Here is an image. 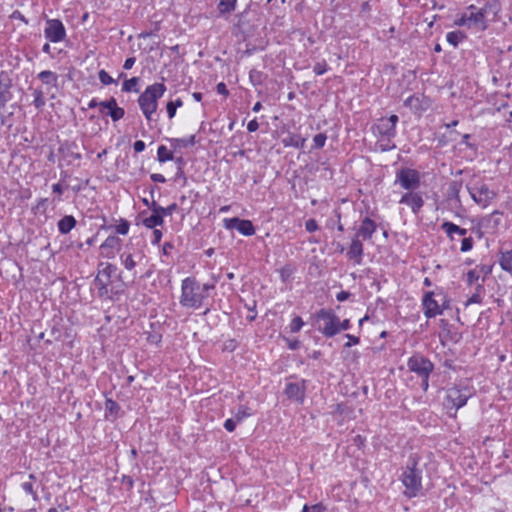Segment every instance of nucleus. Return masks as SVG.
<instances>
[{
	"mask_svg": "<svg viewBox=\"0 0 512 512\" xmlns=\"http://www.w3.org/2000/svg\"><path fill=\"white\" fill-rule=\"evenodd\" d=\"M215 290V283L200 284L195 277H186L181 282L179 303L184 308L200 309Z\"/></svg>",
	"mask_w": 512,
	"mask_h": 512,
	"instance_id": "1",
	"label": "nucleus"
},
{
	"mask_svg": "<svg viewBox=\"0 0 512 512\" xmlns=\"http://www.w3.org/2000/svg\"><path fill=\"white\" fill-rule=\"evenodd\" d=\"M422 475L423 469L419 465V458L416 455H411L400 476V481L405 487V496L413 498L421 493L423 489Z\"/></svg>",
	"mask_w": 512,
	"mask_h": 512,
	"instance_id": "2",
	"label": "nucleus"
},
{
	"mask_svg": "<svg viewBox=\"0 0 512 512\" xmlns=\"http://www.w3.org/2000/svg\"><path fill=\"white\" fill-rule=\"evenodd\" d=\"M166 92V86L163 83H154L145 88L138 97V105L147 121H151L153 114L158 108V100Z\"/></svg>",
	"mask_w": 512,
	"mask_h": 512,
	"instance_id": "3",
	"label": "nucleus"
},
{
	"mask_svg": "<svg viewBox=\"0 0 512 512\" xmlns=\"http://www.w3.org/2000/svg\"><path fill=\"white\" fill-rule=\"evenodd\" d=\"M466 189L472 200L482 208L488 207L497 196V192L490 189L485 181L476 175H473L466 184Z\"/></svg>",
	"mask_w": 512,
	"mask_h": 512,
	"instance_id": "4",
	"label": "nucleus"
},
{
	"mask_svg": "<svg viewBox=\"0 0 512 512\" xmlns=\"http://www.w3.org/2000/svg\"><path fill=\"white\" fill-rule=\"evenodd\" d=\"M471 396L472 392L469 387H449L445 390L443 405L451 417H456L457 411L466 405Z\"/></svg>",
	"mask_w": 512,
	"mask_h": 512,
	"instance_id": "5",
	"label": "nucleus"
},
{
	"mask_svg": "<svg viewBox=\"0 0 512 512\" xmlns=\"http://www.w3.org/2000/svg\"><path fill=\"white\" fill-rule=\"evenodd\" d=\"M117 267L114 264L106 263L104 268L98 271L93 284L97 289V295L101 299H112L113 289L111 288L112 276Z\"/></svg>",
	"mask_w": 512,
	"mask_h": 512,
	"instance_id": "6",
	"label": "nucleus"
},
{
	"mask_svg": "<svg viewBox=\"0 0 512 512\" xmlns=\"http://www.w3.org/2000/svg\"><path fill=\"white\" fill-rule=\"evenodd\" d=\"M315 319L317 322H322L318 327V331L326 338L334 337L339 333V317L332 309H320L316 312Z\"/></svg>",
	"mask_w": 512,
	"mask_h": 512,
	"instance_id": "7",
	"label": "nucleus"
},
{
	"mask_svg": "<svg viewBox=\"0 0 512 512\" xmlns=\"http://www.w3.org/2000/svg\"><path fill=\"white\" fill-rule=\"evenodd\" d=\"M398 121L399 117L395 114L389 117H381L371 127L372 133L376 138H395Z\"/></svg>",
	"mask_w": 512,
	"mask_h": 512,
	"instance_id": "8",
	"label": "nucleus"
},
{
	"mask_svg": "<svg viewBox=\"0 0 512 512\" xmlns=\"http://www.w3.org/2000/svg\"><path fill=\"white\" fill-rule=\"evenodd\" d=\"M407 367L419 378L430 376L434 370V364L420 353H415L408 359Z\"/></svg>",
	"mask_w": 512,
	"mask_h": 512,
	"instance_id": "9",
	"label": "nucleus"
},
{
	"mask_svg": "<svg viewBox=\"0 0 512 512\" xmlns=\"http://www.w3.org/2000/svg\"><path fill=\"white\" fill-rule=\"evenodd\" d=\"M420 172L412 168H401L396 172L395 183L408 191L417 189L420 186Z\"/></svg>",
	"mask_w": 512,
	"mask_h": 512,
	"instance_id": "10",
	"label": "nucleus"
},
{
	"mask_svg": "<svg viewBox=\"0 0 512 512\" xmlns=\"http://www.w3.org/2000/svg\"><path fill=\"white\" fill-rule=\"evenodd\" d=\"M44 36L52 43H59L65 40L67 33L62 21L59 19H47Z\"/></svg>",
	"mask_w": 512,
	"mask_h": 512,
	"instance_id": "11",
	"label": "nucleus"
},
{
	"mask_svg": "<svg viewBox=\"0 0 512 512\" xmlns=\"http://www.w3.org/2000/svg\"><path fill=\"white\" fill-rule=\"evenodd\" d=\"M58 153L67 165H72L75 161H80L82 159L79 146L75 141H64L60 143Z\"/></svg>",
	"mask_w": 512,
	"mask_h": 512,
	"instance_id": "12",
	"label": "nucleus"
},
{
	"mask_svg": "<svg viewBox=\"0 0 512 512\" xmlns=\"http://www.w3.org/2000/svg\"><path fill=\"white\" fill-rule=\"evenodd\" d=\"M469 29H473L477 32L485 31L488 28V21L481 8H477L475 5H469L467 7Z\"/></svg>",
	"mask_w": 512,
	"mask_h": 512,
	"instance_id": "13",
	"label": "nucleus"
},
{
	"mask_svg": "<svg viewBox=\"0 0 512 512\" xmlns=\"http://www.w3.org/2000/svg\"><path fill=\"white\" fill-rule=\"evenodd\" d=\"M434 296V292L430 291L426 292L422 299L423 312L428 319L441 315L443 310L447 308L445 302L440 305Z\"/></svg>",
	"mask_w": 512,
	"mask_h": 512,
	"instance_id": "14",
	"label": "nucleus"
},
{
	"mask_svg": "<svg viewBox=\"0 0 512 512\" xmlns=\"http://www.w3.org/2000/svg\"><path fill=\"white\" fill-rule=\"evenodd\" d=\"M224 227L226 229H236L239 233L244 236H252L256 230L253 223L250 220L240 219L238 217L224 219Z\"/></svg>",
	"mask_w": 512,
	"mask_h": 512,
	"instance_id": "15",
	"label": "nucleus"
},
{
	"mask_svg": "<svg viewBox=\"0 0 512 512\" xmlns=\"http://www.w3.org/2000/svg\"><path fill=\"white\" fill-rule=\"evenodd\" d=\"M122 240L116 235L108 236L100 245V254L106 259H113L117 252L120 251Z\"/></svg>",
	"mask_w": 512,
	"mask_h": 512,
	"instance_id": "16",
	"label": "nucleus"
},
{
	"mask_svg": "<svg viewBox=\"0 0 512 512\" xmlns=\"http://www.w3.org/2000/svg\"><path fill=\"white\" fill-rule=\"evenodd\" d=\"M377 223L366 216L361 219L360 225L355 233V237H358L362 241H371L374 233L377 231Z\"/></svg>",
	"mask_w": 512,
	"mask_h": 512,
	"instance_id": "17",
	"label": "nucleus"
},
{
	"mask_svg": "<svg viewBox=\"0 0 512 512\" xmlns=\"http://www.w3.org/2000/svg\"><path fill=\"white\" fill-rule=\"evenodd\" d=\"M306 391V380H302L301 383L289 382L286 384L284 394L288 399L294 400L295 402L302 404L305 399Z\"/></svg>",
	"mask_w": 512,
	"mask_h": 512,
	"instance_id": "18",
	"label": "nucleus"
},
{
	"mask_svg": "<svg viewBox=\"0 0 512 512\" xmlns=\"http://www.w3.org/2000/svg\"><path fill=\"white\" fill-rule=\"evenodd\" d=\"M503 212L494 210L491 214L481 218V227L486 233H495L502 222Z\"/></svg>",
	"mask_w": 512,
	"mask_h": 512,
	"instance_id": "19",
	"label": "nucleus"
},
{
	"mask_svg": "<svg viewBox=\"0 0 512 512\" xmlns=\"http://www.w3.org/2000/svg\"><path fill=\"white\" fill-rule=\"evenodd\" d=\"M364 255V246L362 240L358 237H353L349 246V249L346 253V257L349 260H352L354 264L360 265L363 260Z\"/></svg>",
	"mask_w": 512,
	"mask_h": 512,
	"instance_id": "20",
	"label": "nucleus"
},
{
	"mask_svg": "<svg viewBox=\"0 0 512 512\" xmlns=\"http://www.w3.org/2000/svg\"><path fill=\"white\" fill-rule=\"evenodd\" d=\"M399 203L408 205L414 214H417L424 205V200L419 193L407 192L405 193Z\"/></svg>",
	"mask_w": 512,
	"mask_h": 512,
	"instance_id": "21",
	"label": "nucleus"
},
{
	"mask_svg": "<svg viewBox=\"0 0 512 512\" xmlns=\"http://www.w3.org/2000/svg\"><path fill=\"white\" fill-rule=\"evenodd\" d=\"M156 208L157 202L153 200L151 202L152 214L142 220L143 225L148 229H153L164 224V218L162 217L161 213L156 210Z\"/></svg>",
	"mask_w": 512,
	"mask_h": 512,
	"instance_id": "22",
	"label": "nucleus"
},
{
	"mask_svg": "<svg viewBox=\"0 0 512 512\" xmlns=\"http://www.w3.org/2000/svg\"><path fill=\"white\" fill-rule=\"evenodd\" d=\"M166 140L170 143V147L175 152L182 148L194 146L197 143L195 135H191L186 138H166Z\"/></svg>",
	"mask_w": 512,
	"mask_h": 512,
	"instance_id": "23",
	"label": "nucleus"
},
{
	"mask_svg": "<svg viewBox=\"0 0 512 512\" xmlns=\"http://www.w3.org/2000/svg\"><path fill=\"white\" fill-rule=\"evenodd\" d=\"M441 229L447 234L450 240H454V234H458L459 236L465 237L467 234V229L462 228L453 222L445 221L441 224Z\"/></svg>",
	"mask_w": 512,
	"mask_h": 512,
	"instance_id": "24",
	"label": "nucleus"
},
{
	"mask_svg": "<svg viewBox=\"0 0 512 512\" xmlns=\"http://www.w3.org/2000/svg\"><path fill=\"white\" fill-rule=\"evenodd\" d=\"M77 224V221L74 216L66 215L62 217L58 223V230L61 234H68Z\"/></svg>",
	"mask_w": 512,
	"mask_h": 512,
	"instance_id": "25",
	"label": "nucleus"
},
{
	"mask_svg": "<svg viewBox=\"0 0 512 512\" xmlns=\"http://www.w3.org/2000/svg\"><path fill=\"white\" fill-rule=\"evenodd\" d=\"M462 189V180H452L448 185L447 196L450 200L461 203L460 191Z\"/></svg>",
	"mask_w": 512,
	"mask_h": 512,
	"instance_id": "26",
	"label": "nucleus"
},
{
	"mask_svg": "<svg viewBox=\"0 0 512 512\" xmlns=\"http://www.w3.org/2000/svg\"><path fill=\"white\" fill-rule=\"evenodd\" d=\"M37 78L45 85L57 87L58 75L50 70H44L38 73Z\"/></svg>",
	"mask_w": 512,
	"mask_h": 512,
	"instance_id": "27",
	"label": "nucleus"
},
{
	"mask_svg": "<svg viewBox=\"0 0 512 512\" xmlns=\"http://www.w3.org/2000/svg\"><path fill=\"white\" fill-rule=\"evenodd\" d=\"M36 481V476L34 474L28 475V480L24 481L21 484V488L23 491L33 497L34 500L37 499V492L34 490V483Z\"/></svg>",
	"mask_w": 512,
	"mask_h": 512,
	"instance_id": "28",
	"label": "nucleus"
},
{
	"mask_svg": "<svg viewBox=\"0 0 512 512\" xmlns=\"http://www.w3.org/2000/svg\"><path fill=\"white\" fill-rule=\"evenodd\" d=\"M481 10L485 16H487V14H493L494 16H497L501 11V4L498 0H489L481 8Z\"/></svg>",
	"mask_w": 512,
	"mask_h": 512,
	"instance_id": "29",
	"label": "nucleus"
},
{
	"mask_svg": "<svg viewBox=\"0 0 512 512\" xmlns=\"http://www.w3.org/2000/svg\"><path fill=\"white\" fill-rule=\"evenodd\" d=\"M237 0H220L217 10L221 15L229 14L236 8Z\"/></svg>",
	"mask_w": 512,
	"mask_h": 512,
	"instance_id": "30",
	"label": "nucleus"
},
{
	"mask_svg": "<svg viewBox=\"0 0 512 512\" xmlns=\"http://www.w3.org/2000/svg\"><path fill=\"white\" fill-rule=\"evenodd\" d=\"M173 149L169 150L165 145H160L157 149V160L160 163L174 160Z\"/></svg>",
	"mask_w": 512,
	"mask_h": 512,
	"instance_id": "31",
	"label": "nucleus"
},
{
	"mask_svg": "<svg viewBox=\"0 0 512 512\" xmlns=\"http://www.w3.org/2000/svg\"><path fill=\"white\" fill-rule=\"evenodd\" d=\"M499 263L504 271L512 274V250L502 253Z\"/></svg>",
	"mask_w": 512,
	"mask_h": 512,
	"instance_id": "32",
	"label": "nucleus"
},
{
	"mask_svg": "<svg viewBox=\"0 0 512 512\" xmlns=\"http://www.w3.org/2000/svg\"><path fill=\"white\" fill-rule=\"evenodd\" d=\"M120 411L119 404L112 400V399H106L105 401V417L108 418L109 416L117 417L118 413Z\"/></svg>",
	"mask_w": 512,
	"mask_h": 512,
	"instance_id": "33",
	"label": "nucleus"
},
{
	"mask_svg": "<svg viewBox=\"0 0 512 512\" xmlns=\"http://www.w3.org/2000/svg\"><path fill=\"white\" fill-rule=\"evenodd\" d=\"M305 141V138L301 137L300 135H291L283 139V143L286 147L292 146L295 148H303Z\"/></svg>",
	"mask_w": 512,
	"mask_h": 512,
	"instance_id": "34",
	"label": "nucleus"
},
{
	"mask_svg": "<svg viewBox=\"0 0 512 512\" xmlns=\"http://www.w3.org/2000/svg\"><path fill=\"white\" fill-rule=\"evenodd\" d=\"M394 138H377L376 146L381 152L391 151L396 148Z\"/></svg>",
	"mask_w": 512,
	"mask_h": 512,
	"instance_id": "35",
	"label": "nucleus"
},
{
	"mask_svg": "<svg viewBox=\"0 0 512 512\" xmlns=\"http://www.w3.org/2000/svg\"><path fill=\"white\" fill-rule=\"evenodd\" d=\"M265 74L257 69H251L249 72V80L253 86L261 85L265 80Z\"/></svg>",
	"mask_w": 512,
	"mask_h": 512,
	"instance_id": "36",
	"label": "nucleus"
},
{
	"mask_svg": "<svg viewBox=\"0 0 512 512\" xmlns=\"http://www.w3.org/2000/svg\"><path fill=\"white\" fill-rule=\"evenodd\" d=\"M483 289V284L477 283L475 293L466 301L465 306H469L471 304H480L483 300L481 296Z\"/></svg>",
	"mask_w": 512,
	"mask_h": 512,
	"instance_id": "37",
	"label": "nucleus"
},
{
	"mask_svg": "<svg viewBox=\"0 0 512 512\" xmlns=\"http://www.w3.org/2000/svg\"><path fill=\"white\" fill-rule=\"evenodd\" d=\"M140 79L138 77H132L128 80H125L122 85V91L123 92H138L139 89L137 88V85L139 83Z\"/></svg>",
	"mask_w": 512,
	"mask_h": 512,
	"instance_id": "38",
	"label": "nucleus"
},
{
	"mask_svg": "<svg viewBox=\"0 0 512 512\" xmlns=\"http://www.w3.org/2000/svg\"><path fill=\"white\" fill-rule=\"evenodd\" d=\"M464 38V34L460 31H451L446 34V40L453 47H457L459 42Z\"/></svg>",
	"mask_w": 512,
	"mask_h": 512,
	"instance_id": "39",
	"label": "nucleus"
},
{
	"mask_svg": "<svg viewBox=\"0 0 512 512\" xmlns=\"http://www.w3.org/2000/svg\"><path fill=\"white\" fill-rule=\"evenodd\" d=\"M33 96H34V100H33L34 106L38 110H41L46 104V101L44 98V92L41 89L37 88L33 91Z\"/></svg>",
	"mask_w": 512,
	"mask_h": 512,
	"instance_id": "40",
	"label": "nucleus"
},
{
	"mask_svg": "<svg viewBox=\"0 0 512 512\" xmlns=\"http://www.w3.org/2000/svg\"><path fill=\"white\" fill-rule=\"evenodd\" d=\"M252 415L251 409L246 405H240L238 407L237 412H235L234 417L236 421L242 422L245 418L250 417Z\"/></svg>",
	"mask_w": 512,
	"mask_h": 512,
	"instance_id": "41",
	"label": "nucleus"
},
{
	"mask_svg": "<svg viewBox=\"0 0 512 512\" xmlns=\"http://www.w3.org/2000/svg\"><path fill=\"white\" fill-rule=\"evenodd\" d=\"M121 263L127 270H133L136 266V262L131 253H122L120 255Z\"/></svg>",
	"mask_w": 512,
	"mask_h": 512,
	"instance_id": "42",
	"label": "nucleus"
},
{
	"mask_svg": "<svg viewBox=\"0 0 512 512\" xmlns=\"http://www.w3.org/2000/svg\"><path fill=\"white\" fill-rule=\"evenodd\" d=\"M404 106L410 107L415 112L419 111L421 109L419 97L415 95L409 96L407 99H405Z\"/></svg>",
	"mask_w": 512,
	"mask_h": 512,
	"instance_id": "43",
	"label": "nucleus"
},
{
	"mask_svg": "<svg viewBox=\"0 0 512 512\" xmlns=\"http://www.w3.org/2000/svg\"><path fill=\"white\" fill-rule=\"evenodd\" d=\"M303 326H304L303 319L300 316H296L291 320V322L289 324V329H290L291 333H297L302 329Z\"/></svg>",
	"mask_w": 512,
	"mask_h": 512,
	"instance_id": "44",
	"label": "nucleus"
},
{
	"mask_svg": "<svg viewBox=\"0 0 512 512\" xmlns=\"http://www.w3.org/2000/svg\"><path fill=\"white\" fill-rule=\"evenodd\" d=\"M327 135L325 133H318L313 137V149H321L325 146Z\"/></svg>",
	"mask_w": 512,
	"mask_h": 512,
	"instance_id": "45",
	"label": "nucleus"
},
{
	"mask_svg": "<svg viewBox=\"0 0 512 512\" xmlns=\"http://www.w3.org/2000/svg\"><path fill=\"white\" fill-rule=\"evenodd\" d=\"M178 209V205L176 203H172L167 207H162L157 203L156 210L159 211L164 218L165 216L172 215Z\"/></svg>",
	"mask_w": 512,
	"mask_h": 512,
	"instance_id": "46",
	"label": "nucleus"
},
{
	"mask_svg": "<svg viewBox=\"0 0 512 512\" xmlns=\"http://www.w3.org/2000/svg\"><path fill=\"white\" fill-rule=\"evenodd\" d=\"M107 114L111 117V119L113 121L116 122L124 117L125 110L123 108L117 106L116 108H113L110 111H108Z\"/></svg>",
	"mask_w": 512,
	"mask_h": 512,
	"instance_id": "47",
	"label": "nucleus"
},
{
	"mask_svg": "<svg viewBox=\"0 0 512 512\" xmlns=\"http://www.w3.org/2000/svg\"><path fill=\"white\" fill-rule=\"evenodd\" d=\"M117 106V101L114 97H111L110 99L106 101H101L99 103L101 113H104L105 109H108V111H110L111 109L116 108Z\"/></svg>",
	"mask_w": 512,
	"mask_h": 512,
	"instance_id": "48",
	"label": "nucleus"
},
{
	"mask_svg": "<svg viewBox=\"0 0 512 512\" xmlns=\"http://www.w3.org/2000/svg\"><path fill=\"white\" fill-rule=\"evenodd\" d=\"M130 223L126 219L121 218L119 224L116 226V232L120 235H127L129 232Z\"/></svg>",
	"mask_w": 512,
	"mask_h": 512,
	"instance_id": "49",
	"label": "nucleus"
},
{
	"mask_svg": "<svg viewBox=\"0 0 512 512\" xmlns=\"http://www.w3.org/2000/svg\"><path fill=\"white\" fill-rule=\"evenodd\" d=\"M98 78L103 85L116 83V81L103 69L98 72Z\"/></svg>",
	"mask_w": 512,
	"mask_h": 512,
	"instance_id": "50",
	"label": "nucleus"
},
{
	"mask_svg": "<svg viewBox=\"0 0 512 512\" xmlns=\"http://www.w3.org/2000/svg\"><path fill=\"white\" fill-rule=\"evenodd\" d=\"M325 511H326V507L322 503H317V504H314L311 506L305 504L302 509V512H325Z\"/></svg>",
	"mask_w": 512,
	"mask_h": 512,
	"instance_id": "51",
	"label": "nucleus"
},
{
	"mask_svg": "<svg viewBox=\"0 0 512 512\" xmlns=\"http://www.w3.org/2000/svg\"><path fill=\"white\" fill-rule=\"evenodd\" d=\"M480 278L479 273L475 270H469L466 275V281L469 286H472L473 284L477 283Z\"/></svg>",
	"mask_w": 512,
	"mask_h": 512,
	"instance_id": "52",
	"label": "nucleus"
},
{
	"mask_svg": "<svg viewBox=\"0 0 512 512\" xmlns=\"http://www.w3.org/2000/svg\"><path fill=\"white\" fill-rule=\"evenodd\" d=\"M313 71L316 75H319V76L326 73L328 71V65H327L326 61L323 60L321 62H317L313 67Z\"/></svg>",
	"mask_w": 512,
	"mask_h": 512,
	"instance_id": "53",
	"label": "nucleus"
},
{
	"mask_svg": "<svg viewBox=\"0 0 512 512\" xmlns=\"http://www.w3.org/2000/svg\"><path fill=\"white\" fill-rule=\"evenodd\" d=\"M474 245V241L472 237H464L461 243V252L466 253L470 250H472Z\"/></svg>",
	"mask_w": 512,
	"mask_h": 512,
	"instance_id": "54",
	"label": "nucleus"
},
{
	"mask_svg": "<svg viewBox=\"0 0 512 512\" xmlns=\"http://www.w3.org/2000/svg\"><path fill=\"white\" fill-rule=\"evenodd\" d=\"M345 337L348 339V342L344 344V348H350L353 345H357L360 343V338L358 336L352 334H346Z\"/></svg>",
	"mask_w": 512,
	"mask_h": 512,
	"instance_id": "55",
	"label": "nucleus"
},
{
	"mask_svg": "<svg viewBox=\"0 0 512 512\" xmlns=\"http://www.w3.org/2000/svg\"><path fill=\"white\" fill-rule=\"evenodd\" d=\"M455 24L457 26H465L469 28L468 12L466 11L463 14H461V16L455 20Z\"/></svg>",
	"mask_w": 512,
	"mask_h": 512,
	"instance_id": "56",
	"label": "nucleus"
},
{
	"mask_svg": "<svg viewBox=\"0 0 512 512\" xmlns=\"http://www.w3.org/2000/svg\"><path fill=\"white\" fill-rule=\"evenodd\" d=\"M318 224H317V221L315 219H308L306 222H305V229L306 231H308L309 233H313L315 232L316 230H318Z\"/></svg>",
	"mask_w": 512,
	"mask_h": 512,
	"instance_id": "57",
	"label": "nucleus"
},
{
	"mask_svg": "<svg viewBox=\"0 0 512 512\" xmlns=\"http://www.w3.org/2000/svg\"><path fill=\"white\" fill-rule=\"evenodd\" d=\"M239 422L236 421L235 417L234 418H229L227 420H225L224 422V428L228 431V432H233L236 428V425L238 424Z\"/></svg>",
	"mask_w": 512,
	"mask_h": 512,
	"instance_id": "58",
	"label": "nucleus"
},
{
	"mask_svg": "<svg viewBox=\"0 0 512 512\" xmlns=\"http://www.w3.org/2000/svg\"><path fill=\"white\" fill-rule=\"evenodd\" d=\"M152 235H153V238L151 240L152 245H159L161 242L162 236H163L162 232L157 228H153Z\"/></svg>",
	"mask_w": 512,
	"mask_h": 512,
	"instance_id": "59",
	"label": "nucleus"
},
{
	"mask_svg": "<svg viewBox=\"0 0 512 512\" xmlns=\"http://www.w3.org/2000/svg\"><path fill=\"white\" fill-rule=\"evenodd\" d=\"M121 483L126 486L127 490H132L134 486V480L131 476L123 475L121 478Z\"/></svg>",
	"mask_w": 512,
	"mask_h": 512,
	"instance_id": "60",
	"label": "nucleus"
},
{
	"mask_svg": "<svg viewBox=\"0 0 512 512\" xmlns=\"http://www.w3.org/2000/svg\"><path fill=\"white\" fill-rule=\"evenodd\" d=\"M174 249V244L172 242H165L162 246V255L170 256L171 251Z\"/></svg>",
	"mask_w": 512,
	"mask_h": 512,
	"instance_id": "61",
	"label": "nucleus"
},
{
	"mask_svg": "<svg viewBox=\"0 0 512 512\" xmlns=\"http://www.w3.org/2000/svg\"><path fill=\"white\" fill-rule=\"evenodd\" d=\"M166 111L169 119H172L176 115L177 108L169 101L166 104Z\"/></svg>",
	"mask_w": 512,
	"mask_h": 512,
	"instance_id": "62",
	"label": "nucleus"
},
{
	"mask_svg": "<svg viewBox=\"0 0 512 512\" xmlns=\"http://www.w3.org/2000/svg\"><path fill=\"white\" fill-rule=\"evenodd\" d=\"M133 148H134V151L136 153H140V152H143L145 150L146 145H145L144 141L137 140V141L134 142Z\"/></svg>",
	"mask_w": 512,
	"mask_h": 512,
	"instance_id": "63",
	"label": "nucleus"
},
{
	"mask_svg": "<svg viewBox=\"0 0 512 512\" xmlns=\"http://www.w3.org/2000/svg\"><path fill=\"white\" fill-rule=\"evenodd\" d=\"M216 91H217L218 94H221V95H224V96H228L229 95V91H228L225 83H223V82H220V83L217 84Z\"/></svg>",
	"mask_w": 512,
	"mask_h": 512,
	"instance_id": "64",
	"label": "nucleus"
}]
</instances>
